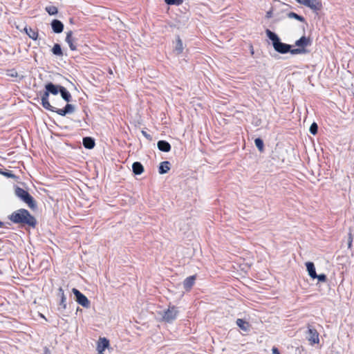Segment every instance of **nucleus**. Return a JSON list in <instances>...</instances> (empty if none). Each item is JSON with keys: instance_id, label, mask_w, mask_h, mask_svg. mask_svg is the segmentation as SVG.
Masks as SVG:
<instances>
[{"instance_id": "c85d7f7f", "label": "nucleus", "mask_w": 354, "mask_h": 354, "mask_svg": "<svg viewBox=\"0 0 354 354\" xmlns=\"http://www.w3.org/2000/svg\"><path fill=\"white\" fill-rule=\"evenodd\" d=\"M53 109L54 110H50V111H53V112H55L62 116H64L67 113L65 108L64 109H57L53 106Z\"/></svg>"}, {"instance_id": "a211bd4d", "label": "nucleus", "mask_w": 354, "mask_h": 354, "mask_svg": "<svg viewBox=\"0 0 354 354\" xmlns=\"http://www.w3.org/2000/svg\"><path fill=\"white\" fill-rule=\"evenodd\" d=\"M195 279V276H190L186 278L183 282L184 288L187 290H189L193 286Z\"/></svg>"}, {"instance_id": "5701e85b", "label": "nucleus", "mask_w": 354, "mask_h": 354, "mask_svg": "<svg viewBox=\"0 0 354 354\" xmlns=\"http://www.w3.org/2000/svg\"><path fill=\"white\" fill-rule=\"evenodd\" d=\"M26 31L27 35L29 36L30 38L36 40L38 37V32L35 31L34 30L29 28H26Z\"/></svg>"}, {"instance_id": "0eeeda50", "label": "nucleus", "mask_w": 354, "mask_h": 354, "mask_svg": "<svg viewBox=\"0 0 354 354\" xmlns=\"http://www.w3.org/2000/svg\"><path fill=\"white\" fill-rule=\"evenodd\" d=\"M73 292L76 297L77 302L84 308H89L90 301L87 297L81 293L77 289L73 288Z\"/></svg>"}, {"instance_id": "412c9836", "label": "nucleus", "mask_w": 354, "mask_h": 354, "mask_svg": "<svg viewBox=\"0 0 354 354\" xmlns=\"http://www.w3.org/2000/svg\"><path fill=\"white\" fill-rule=\"evenodd\" d=\"M83 145L85 148L93 149L95 146V142L91 138L86 137L83 139Z\"/></svg>"}, {"instance_id": "2f4dec72", "label": "nucleus", "mask_w": 354, "mask_h": 354, "mask_svg": "<svg viewBox=\"0 0 354 354\" xmlns=\"http://www.w3.org/2000/svg\"><path fill=\"white\" fill-rule=\"evenodd\" d=\"M65 109L67 112V113H71L74 111L75 108L74 106L71 104H67L65 106Z\"/></svg>"}, {"instance_id": "c756f323", "label": "nucleus", "mask_w": 354, "mask_h": 354, "mask_svg": "<svg viewBox=\"0 0 354 354\" xmlns=\"http://www.w3.org/2000/svg\"><path fill=\"white\" fill-rule=\"evenodd\" d=\"M165 3L168 5H180L183 0H165Z\"/></svg>"}, {"instance_id": "423d86ee", "label": "nucleus", "mask_w": 354, "mask_h": 354, "mask_svg": "<svg viewBox=\"0 0 354 354\" xmlns=\"http://www.w3.org/2000/svg\"><path fill=\"white\" fill-rule=\"evenodd\" d=\"M178 310L175 306H169L167 310L162 312V319L165 322H171L176 319Z\"/></svg>"}, {"instance_id": "6e6552de", "label": "nucleus", "mask_w": 354, "mask_h": 354, "mask_svg": "<svg viewBox=\"0 0 354 354\" xmlns=\"http://www.w3.org/2000/svg\"><path fill=\"white\" fill-rule=\"evenodd\" d=\"M308 340L310 342L311 344H318L319 342V333L317 330L314 328H312L310 326H308Z\"/></svg>"}, {"instance_id": "2eb2a0df", "label": "nucleus", "mask_w": 354, "mask_h": 354, "mask_svg": "<svg viewBox=\"0 0 354 354\" xmlns=\"http://www.w3.org/2000/svg\"><path fill=\"white\" fill-rule=\"evenodd\" d=\"M59 86H56L53 83H48L45 86V88L50 93L57 95L59 92Z\"/></svg>"}, {"instance_id": "f3484780", "label": "nucleus", "mask_w": 354, "mask_h": 354, "mask_svg": "<svg viewBox=\"0 0 354 354\" xmlns=\"http://www.w3.org/2000/svg\"><path fill=\"white\" fill-rule=\"evenodd\" d=\"M170 169V163L168 161L162 162L160 164L158 171L160 174H166Z\"/></svg>"}, {"instance_id": "9d476101", "label": "nucleus", "mask_w": 354, "mask_h": 354, "mask_svg": "<svg viewBox=\"0 0 354 354\" xmlns=\"http://www.w3.org/2000/svg\"><path fill=\"white\" fill-rule=\"evenodd\" d=\"M50 93L46 90L43 95L41 96V104L43 107L47 110H54L53 106L50 105L48 101V96Z\"/></svg>"}, {"instance_id": "7ed1b4c3", "label": "nucleus", "mask_w": 354, "mask_h": 354, "mask_svg": "<svg viewBox=\"0 0 354 354\" xmlns=\"http://www.w3.org/2000/svg\"><path fill=\"white\" fill-rule=\"evenodd\" d=\"M310 45V39L305 36H303L299 39L295 41V46H297L298 48L292 49V50H290V53L292 55L306 53H307L306 48Z\"/></svg>"}, {"instance_id": "7c9ffc66", "label": "nucleus", "mask_w": 354, "mask_h": 354, "mask_svg": "<svg viewBox=\"0 0 354 354\" xmlns=\"http://www.w3.org/2000/svg\"><path fill=\"white\" fill-rule=\"evenodd\" d=\"M318 126L315 122H313L310 127V132L315 135L317 133Z\"/></svg>"}, {"instance_id": "bb28decb", "label": "nucleus", "mask_w": 354, "mask_h": 354, "mask_svg": "<svg viewBox=\"0 0 354 354\" xmlns=\"http://www.w3.org/2000/svg\"><path fill=\"white\" fill-rule=\"evenodd\" d=\"M254 143L256 147L260 151H263V142L261 138H256L254 140Z\"/></svg>"}, {"instance_id": "4c0bfd02", "label": "nucleus", "mask_w": 354, "mask_h": 354, "mask_svg": "<svg viewBox=\"0 0 354 354\" xmlns=\"http://www.w3.org/2000/svg\"><path fill=\"white\" fill-rule=\"evenodd\" d=\"M5 175L7 176H9V177L12 176V174H8V173H6Z\"/></svg>"}, {"instance_id": "4be33fe9", "label": "nucleus", "mask_w": 354, "mask_h": 354, "mask_svg": "<svg viewBox=\"0 0 354 354\" xmlns=\"http://www.w3.org/2000/svg\"><path fill=\"white\" fill-rule=\"evenodd\" d=\"M183 42H182L181 39L178 37L176 41V44L174 50L177 54H180L183 52Z\"/></svg>"}, {"instance_id": "6ab92c4d", "label": "nucleus", "mask_w": 354, "mask_h": 354, "mask_svg": "<svg viewBox=\"0 0 354 354\" xmlns=\"http://www.w3.org/2000/svg\"><path fill=\"white\" fill-rule=\"evenodd\" d=\"M237 326L243 331H248L250 329V324L248 322L243 320L242 319H238L236 320Z\"/></svg>"}, {"instance_id": "f03ea898", "label": "nucleus", "mask_w": 354, "mask_h": 354, "mask_svg": "<svg viewBox=\"0 0 354 354\" xmlns=\"http://www.w3.org/2000/svg\"><path fill=\"white\" fill-rule=\"evenodd\" d=\"M267 37L272 41V46L275 51L285 54L288 52L290 53L291 46L285 43H282L277 34L272 32L270 30H266Z\"/></svg>"}, {"instance_id": "cd10ccee", "label": "nucleus", "mask_w": 354, "mask_h": 354, "mask_svg": "<svg viewBox=\"0 0 354 354\" xmlns=\"http://www.w3.org/2000/svg\"><path fill=\"white\" fill-rule=\"evenodd\" d=\"M288 17L289 18H294L295 19H297L298 21H304V18L295 12H289L288 14Z\"/></svg>"}, {"instance_id": "473e14b6", "label": "nucleus", "mask_w": 354, "mask_h": 354, "mask_svg": "<svg viewBox=\"0 0 354 354\" xmlns=\"http://www.w3.org/2000/svg\"><path fill=\"white\" fill-rule=\"evenodd\" d=\"M316 278L319 280V281L325 282L326 281V276L324 274H321L317 275Z\"/></svg>"}, {"instance_id": "20e7f679", "label": "nucleus", "mask_w": 354, "mask_h": 354, "mask_svg": "<svg viewBox=\"0 0 354 354\" xmlns=\"http://www.w3.org/2000/svg\"><path fill=\"white\" fill-rule=\"evenodd\" d=\"M15 193L18 198L25 202L30 208L36 207L33 198L25 189L17 187L15 190Z\"/></svg>"}, {"instance_id": "aec40b11", "label": "nucleus", "mask_w": 354, "mask_h": 354, "mask_svg": "<svg viewBox=\"0 0 354 354\" xmlns=\"http://www.w3.org/2000/svg\"><path fill=\"white\" fill-rule=\"evenodd\" d=\"M59 92L62 98L66 102H70L71 99V93L63 86H59Z\"/></svg>"}, {"instance_id": "1a4fd4ad", "label": "nucleus", "mask_w": 354, "mask_h": 354, "mask_svg": "<svg viewBox=\"0 0 354 354\" xmlns=\"http://www.w3.org/2000/svg\"><path fill=\"white\" fill-rule=\"evenodd\" d=\"M109 346V342L107 339L105 337L100 338L97 346V351L100 354H102V353L104 352V351L108 348Z\"/></svg>"}, {"instance_id": "f257e3e1", "label": "nucleus", "mask_w": 354, "mask_h": 354, "mask_svg": "<svg viewBox=\"0 0 354 354\" xmlns=\"http://www.w3.org/2000/svg\"><path fill=\"white\" fill-rule=\"evenodd\" d=\"M10 219L15 223L27 224L30 226L35 227L36 224L35 218L29 213V212L24 209H21L17 212H13Z\"/></svg>"}, {"instance_id": "39448f33", "label": "nucleus", "mask_w": 354, "mask_h": 354, "mask_svg": "<svg viewBox=\"0 0 354 354\" xmlns=\"http://www.w3.org/2000/svg\"><path fill=\"white\" fill-rule=\"evenodd\" d=\"M297 3L309 8L314 12H317L322 8L320 0H295Z\"/></svg>"}, {"instance_id": "58836bf2", "label": "nucleus", "mask_w": 354, "mask_h": 354, "mask_svg": "<svg viewBox=\"0 0 354 354\" xmlns=\"http://www.w3.org/2000/svg\"><path fill=\"white\" fill-rule=\"evenodd\" d=\"M3 227V223L0 221V227Z\"/></svg>"}, {"instance_id": "f704fd0d", "label": "nucleus", "mask_w": 354, "mask_h": 354, "mask_svg": "<svg viewBox=\"0 0 354 354\" xmlns=\"http://www.w3.org/2000/svg\"><path fill=\"white\" fill-rule=\"evenodd\" d=\"M272 353H273V354H280V353H279V351L278 348H276V347H273V348H272Z\"/></svg>"}, {"instance_id": "ddd939ff", "label": "nucleus", "mask_w": 354, "mask_h": 354, "mask_svg": "<svg viewBox=\"0 0 354 354\" xmlns=\"http://www.w3.org/2000/svg\"><path fill=\"white\" fill-rule=\"evenodd\" d=\"M306 269H307L309 276L312 279H316L317 273L315 271V268L314 263L313 262H310V261L306 262Z\"/></svg>"}, {"instance_id": "b1692460", "label": "nucleus", "mask_w": 354, "mask_h": 354, "mask_svg": "<svg viewBox=\"0 0 354 354\" xmlns=\"http://www.w3.org/2000/svg\"><path fill=\"white\" fill-rule=\"evenodd\" d=\"M52 52L55 55L62 56L63 55L61 46L58 44L54 45Z\"/></svg>"}, {"instance_id": "a878e982", "label": "nucleus", "mask_w": 354, "mask_h": 354, "mask_svg": "<svg viewBox=\"0 0 354 354\" xmlns=\"http://www.w3.org/2000/svg\"><path fill=\"white\" fill-rule=\"evenodd\" d=\"M59 291L61 294V301H60V305L63 306L64 308H66V298L64 295V290H62V288H60L59 289Z\"/></svg>"}, {"instance_id": "e433bc0d", "label": "nucleus", "mask_w": 354, "mask_h": 354, "mask_svg": "<svg viewBox=\"0 0 354 354\" xmlns=\"http://www.w3.org/2000/svg\"><path fill=\"white\" fill-rule=\"evenodd\" d=\"M271 17V12H267V17Z\"/></svg>"}, {"instance_id": "dca6fc26", "label": "nucleus", "mask_w": 354, "mask_h": 354, "mask_svg": "<svg viewBox=\"0 0 354 354\" xmlns=\"http://www.w3.org/2000/svg\"><path fill=\"white\" fill-rule=\"evenodd\" d=\"M133 172L136 175H140L144 171L142 165L139 162H135L132 165Z\"/></svg>"}, {"instance_id": "72a5a7b5", "label": "nucleus", "mask_w": 354, "mask_h": 354, "mask_svg": "<svg viewBox=\"0 0 354 354\" xmlns=\"http://www.w3.org/2000/svg\"><path fill=\"white\" fill-rule=\"evenodd\" d=\"M352 242H353V237H352L351 234L350 233V234H349V237H348V247L349 248H351Z\"/></svg>"}, {"instance_id": "9b49d317", "label": "nucleus", "mask_w": 354, "mask_h": 354, "mask_svg": "<svg viewBox=\"0 0 354 354\" xmlns=\"http://www.w3.org/2000/svg\"><path fill=\"white\" fill-rule=\"evenodd\" d=\"M51 27L54 32L60 33L64 30V24L57 19H54L51 22Z\"/></svg>"}, {"instance_id": "393cba45", "label": "nucleus", "mask_w": 354, "mask_h": 354, "mask_svg": "<svg viewBox=\"0 0 354 354\" xmlns=\"http://www.w3.org/2000/svg\"><path fill=\"white\" fill-rule=\"evenodd\" d=\"M45 10L50 15H55L58 12L57 8L54 6H46Z\"/></svg>"}, {"instance_id": "4468645a", "label": "nucleus", "mask_w": 354, "mask_h": 354, "mask_svg": "<svg viewBox=\"0 0 354 354\" xmlns=\"http://www.w3.org/2000/svg\"><path fill=\"white\" fill-rule=\"evenodd\" d=\"M157 146L159 150L164 152H168L171 149L170 144L165 140L158 141L157 143Z\"/></svg>"}, {"instance_id": "f8f14e48", "label": "nucleus", "mask_w": 354, "mask_h": 354, "mask_svg": "<svg viewBox=\"0 0 354 354\" xmlns=\"http://www.w3.org/2000/svg\"><path fill=\"white\" fill-rule=\"evenodd\" d=\"M75 41V39L72 37V31L68 32L66 33V42L68 44L69 48L72 50H75L77 49Z\"/></svg>"}, {"instance_id": "c9c22d12", "label": "nucleus", "mask_w": 354, "mask_h": 354, "mask_svg": "<svg viewBox=\"0 0 354 354\" xmlns=\"http://www.w3.org/2000/svg\"><path fill=\"white\" fill-rule=\"evenodd\" d=\"M142 133L143 136H145L146 138H149V136L144 131H142Z\"/></svg>"}]
</instances>
